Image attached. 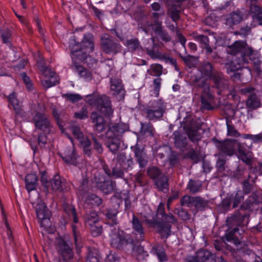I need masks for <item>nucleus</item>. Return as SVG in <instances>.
I'll list each match as a JSON object with an SVG mask.
<instances>
[{"label": "nucleus", "mask_w": 262, "mask_h": 262, "mask_svg": "<svg viewBox=\"0 0 262 262\" xmlns=\"http://www.w3.org/2000/svg\"><path fill=\"white\" fill-rule=\"evenodd\" d=\"M242 19L243 14L241 11H233L226 16L225 24L229 28L233 29V26L240 23Z\"/></svg>", "instance_id": "21"}, {"label": "nucleus", "mask_w": 262, "mask_h": 262, "mask_svg": "<svg viewBox=\"0 0 262 262\" xmlns=\"http://www.w3.org/2000/svg\"><path fill=\"white\" fill-rule=\"evenodd\" d=\"M85 223L86 226H92L98 223L99 218L97 212L94 210L86 213L84 216Z\"/></svg>", "instance_id": "33"}, {"label": "nucleus", "mask_w": 262, "mask_h": 262, "mask_svg": "<svg viewBox=\"0 0 262 262\" xmlns=\"http://www.w3.org/2000/svg\"><path fill=\"white\" fill-rule=\"evenodd\" d=\"M118 211L116 209H108L105 213V215L108 219L107 223L112 226L118 224L117 219V214Z\"/></svg>", "instance_id": "35"}, {"label": "nucleus", "mask_w": 262, "mask_h": 262, "mask_svg": "<svg viewBox=\"0 0 262 262\" xmlns=\"http://www.w3.org/2000/svg\"><path fill=\"white\" fill-rule=\"evenodd\" d=\"M56 249L62 258L60 262H69L73 258L72 248L63 239L57 240Z\"/></svg>", "instance_id": "11"}, {"label": "nucleus", "mask_w": 262, "mask_h": 262, "mask_svg": "<svg viewBox=\"0 0 262 262\" xmlns=\"http://www.w3.org/2000/svg\"><path fill=\"white\" fill-rule=\"evenodd\" d=\"M191 82L193 86L203 89L204 90V93H206V95L208 98H210L211 97V95L208 92L209 89V86L207 84L205 79L203 77L194 76L191 78Z\"/></svg>", "instance_id": "26"}, {"label": "nucleus", "mask_w": 262, "mask_h": 262, "mask_svg": "<svg viewBox=\"0 0 262 262\" xmlns=\"http://www.w3.org/2000/svg\"><path fill=\"white\" fill-rule=\"evenodd\" d=\"M128 126L125 123L110 125L105 133L106 138H116L121 139L122 134L128 130Z\"/></svg>", "instance_id": "15"}, {"label": "nucleus", "mask_w": 262, "mask_h": 262, "mask_svg": "<svg viewBox=\"0 0 262 262\" xmlns=\"http://www.w3.org/2000/svg\"><path fill=\"white\" fill-rule=\"evenodd\" d=\"M132 224L133 228L136 232V234L137 235H139V237H137V240L139 241H143L144 237V231L143 227L139 219L134 215L133 216Z\"/></svg>", "instance_id": "24"}, {"label": "nucleus", "mask_w": 262, "mask_h": 262, "mask_svg": "<svg viewBox=\"0 0 262 262\" xmlns=\"http://www.w3.org/2000/svg\"><path fill=\"white\" fill-rule=\"evenodd\" d=\"M193 37L194 40L199 41L203 47H205L209 43V40L207 36L203 35H198L195 33H193Z\"/></svg>", "instance_id": "53"}, {"label": "nucleus", "mask_w": 262, "mask_h": 262, "mask_svg": "<svg viewBox=\"0 0 262 262\" xmlns=\"http://www.w3.org/2000/svg\"><path fill=\"white\" fill-rule=\"evenodd\" d=\"M243 200V192L241 190L237 191L233 198V207L235 208L238 206Z\"/></svg>", "instance_id": "57"}, {"label": "nucleus", "mask_w": 262, "mask_h": 262, "mask_svg": "<svg viewBox=\"0 0 262 262\" xmlns=\"http://www.w3.org/2000/svg\"><path fill=\"white\" fill-rule=\"evenodd\" d=\"M246 105L247 108L252 111L260 107L261 102L257 95L255 93H252L248 96Z\"/></svg>", "instance_id": "25"}, {"label": "nucleus", "mask_w": 262, "mask_h": 262, "mask_svg": "<svg viewBox=\"0 0 262 262\" xmlns=\"http://www.w3.org/2000/svg\"><path fill=\"white\" fill-rule=\"evenodd\" d=\"M163 67L158 63L152 64L150 66V71H148V73L152 76L159 77L162 75Z\"/></svg>", "instance_id": "47"}, {"label": "nucleus", "mask_w": 262, "mask_h": 262, "mask_svg": "<svg viewBox=\"0 0 262 262\" xmlns=\"http://www.w3.org/2000/svg\"><path fill=\"white\" fill-rule=\"evenodd\" d=\"M181 126L191 142L198 143L201 139V135L198 132L201 128V124L193 119L191 116L185 118Z\"/></svg>", "instance_id": "5"}, {"label": "nucleus", "mask_w": 262, "mask_h": 262, "mask_svg": "<svg viewBox=\"0 0 262 262\" xmlns=\"http://www.w3.org/2000/svg\"><path fill=\"white\" fill-rule=\"evenodd\" d=\"M174 212L183 220H188L190 218V215L183 209H176Z\"/></svg>", "instance_id": "61"}, {"label": "nucleus", "mask_w": 262, "mask_h": 262, "mask_svg": "<svg viewBox=\"0 0 262 262\" xmlns=\"http://www.w3.org/2000/svg\"><path fill=\"white\" fill-rule=\"evenodd\" d=\"M227 126V135L234 137H237L240 136L239 132L234 128V127L230 124V121L227 120L226 121Z\"/></svg>", "instance_id": "54"}, {"label": "nucleus", "mask_w": 262, "mask_h": 262, "mask_svg": "<svg viewBox=\"0 0 262 262\" xmlns=\"http://www.w3.org/2000/svg\"><path fill=\"white\" fill-rule=\"evenodd\" d=\"M85 262H99V257L96 250L89 251Z\"/></svg>", "instance_id": "56"}, {"label": "nucleus", "mask_w": 262, "mask_h": 262, "mask_svg": "<svg viewBox=\"0 0 262 262\" xmlns=\"http://www.w3.org/2000/svg\"><path fill=\"white\" fill-rule=\"evenodd\" d=\"M147 173L148 177L154 181L162 175L164 174L162 173L160 169L156 166L149 167L147 169Z\"/></svg>", "instance_id": "40"}, {"label": "nucleus", "mask_w": 262, "mask_h": 262, "mask_svg": "<svg viewBox=\"0 0 262 262\" xmlns=\"http://www.w3.org/2000/svg\"><path fill=\"white\" fill-rule=\"evenodd\" d=\"M244 138L249 139L252 140L254 143L262 142V133L255 135L246 134L244 135Z\"/></svg>", "instance_id": "60"}, {"label": "nucleus", "mask_w": 262, "mask_h": 262, "mask_svg": "<svg viewBox=\"0 0 262 262\" xmlns=\"http://www.w3.org/2000/svg\"><path fill=\"white\" fill-rule=\"evenodd\" d=\"M41 82L42 85L46 89L49 88L59 83V78L56 74L53 71L43 75Z\"/></svg>", "instance_id": "23"}, {"label": "nucleus", "mask_w": 262, "mask_h": 262, "mask_svg": "<svg viewBox=\"0 0 262 262\" xmlns=\"http://www.w3.org/2000/svg\"><path fill=\"white\" fill-rule=\"evenodd\" d=\"M174 144L177 147L183 150L187 144V139L186 136L178 131L173 133Z\"/></svg>", "instance_id": "28"}, {"label": "nucleus", "mask_w": 262, "mask_h": 262, "mask_svg": "<svg viewBox=\"0 0 262 262\" xmlns=\"http://www.w3.org/2000/svg\"><path fill=\"white\" fill-rule=\"evenodd\" d=\"M257 179V176L254 173H250L248 175V179L245 180L243 182V190L245 193L247 194L251 192L252 189V185L250 182L254 183Z\"/></svg>", "instance_id": "34"}, {"label": "nucleus", "mask_w": 262, "mask_h": 262, "mask_svg": "<svg viewBox=\"0 0 262 262\" xmlns=\"http://www.w3.org/2000/svg\"><path fill=\"white\" fill-rule=\"evenodd\" d=\"M183 11L180 4H169L167 10V15L173 22L177 23L181 19V14Z\"/></svg>", "instance_id": "20"}, {"label": "nucleus", "mask_w": 262, "mask_h": 262, "mask_svg": "<svg viewBox=\"0 0 262 262\" xmlns=\"http://www.w3.org/2000/svg\"><path fill=\"white\" fill-rule=\"evenodd\" d=\"M85 202L86 204H91L93 206H98L101 204L102 201L101 198L95 194H91L88 196Z\"/></svg>", "instance_id": "45"}, {"label": "nucleus", "mask_w": 262, "mask_h": 262, "mask_svg": "<svg viewBox=\"0 0 262 262\" xmlns=\"http://www.w3.org/2000/svg\"><path fill=\"white\" fill-rule=\"evenodd\" d=\"M157 216L163 223H159L157 219H153L151 220L146 219L145 222L150 226H158V231L163 237L167 238L169 235L171 229V225L169 224L176 223L177 220L171 213L166 214L165 212V205L160 203L157 210Z\"/></svg>", "instance_id": "2"}, {"label": "nucleus", "mask_w": 262, "mask_h": 262, "mask_svg": "<svg viewBox=\"0 0 262 262\" xmlns=\"http://www.w3.org/2000/svg\"><path fill=\"white\" fill-rule=\"evenodd\" d=\"M213 141L217 149L228 156H231L235 153V140L226 139L224 141H219L215 138Z\"/></svg>", "instance_id": "13"}, {"label": "nucleus", "mask_w": 262, "mask_h": 262, "mask_svg": "<svg viewBox=\"0 0 262 262\" xmlns=\"http://www.w3.org/2000/svg\"><path fill=\"white\" fill-rule=\"evenodd\" d=\"M37 65L43 75H47V74H50V72H53L50 68L46 66L43 62L37 61Z\"/></svg>", "instance_id": "59"}, {"label": "nucleus", "mask_w": 262, "mask_h": 262, "mask_svg": "<svg viewBox=\"0 0 262 262\" xmlns=\"http://www.w3.org/2000/svg\"><path fill=\"white\" fill-rule=\"evenodd\" d=\"M111 91L114 96H119L122 98L124 96L125 91L121 80L119 79H111L110 81Z\"/></svg>", "instance_id": "22"}, {"label": "nucleus", "mask_w": 262, "mask_h": 262, "mask_svg": "<svg viewBox=\"0 0 262 262\" xmlns=\"http://www.w3.org/2000/svg\"><path fill=\"white\" fill-rule=\"evenodd\" d=\"M258 0H246V3L249 6L250 12L254 15L258 13L259 15H261L259 13L262 9L259 5L257 4Z\"/></svg>", "instance_id": "41"}, {"label": "nucleus", "mask_w": 262, "mask_h": 262, "mask_svg": "<svg viewBox=\"0 0 262 262\" xmlns=\"http://www.w3.org/2000/svg\"><path fill=\"white\" fill-rule=\"evenodd\" d=\"M104 193H109L114 189V186L111 181L107 180L102 185L98 187Z\"/></svg>", "instance_id": "55"}, {"label": "nucleus", "mask_w": 262, "mask_h": 262, "mask_svg": "<svg viewBox=\"0 0 262 262\" xmlns=\"http://www.w3.org/2000/svg\"><path fill=\"white\" fill-rule=\"evenodd\" d=\"M4 97H6L8 98V102L12 105L13 108L16 112H18L20 110V103L18 100L17 99L16 93L13 92L8 96L4 95Z\"/></svg>", "instance_id": "37"}, {"label": "nucleus", "mask_w": 262, "mask_h": 262, "mask_svg": "<svg viewBox=\"0 0 262 262\" xmlns=\"http://www.w3.org/2000/svg\"><path fill=\"white\" fill-rule=\"evenodd\" d=\"M59 155L67 164L76 165L77 163L78 156L73 146L66 148L62 153L59 154Z\"/></svg>", "instance_id": "18"}, {"label": "nucleus", "mask_w": 262, "mask_h": 262, "mask_svg": "<svg viewBox=\"0 0 262 262\" xmlns=\"http://www.w3.org/2000/svg\"><path fill=\"white\" fill-rule=\"evenodd\" d=\"M63 96L66 98L67 100L74 103L80 100L81 97L78 94H64Z\"/></svg>", "instance_id": "63"}, {"label": "nucleus", "mask_w": 262, "mask_h": 262, "mask_svg": "<svg viewBox=\"0 0 262 262\" xmlns=\"http://www.w3.org/2000/svg\"><path fill=\"white\" fill-rule=\"evenodd\" d=\"M142 111L145 113L146 118L149 120H157L163 116L165 107L161 101H155L144 106Z\"/></svg>", "instance_id": "8"}, {"label": "nucleus", "mask_w": 262, "mask_h": 262, "mask_svg": "<svg viewBox=\"0 0 262 262\" xmlns=\"http://www.w3.org/2000/svg\"><path fill=\"white\" fill-rule=\"evenodd\" d=\"M33 122L36 129L42 130L45 134H49L51 131L52 126L45 114L36 113L33 118Z\"/></svg>", "instance_id": "10"}, {"label": "nucleus", "mask_w": 262, "mask_h": 262, "mask_svg": "<svg viewBox=\"0 0 262 262\" xmlns=\"http://www.w3.org/2000/svg\"><path fill=\"white\" fill-rule=\"evenodd\" d=\"M208 206V201L200 196H195L194 206L199 210H204Z\"/></svg>", "instance_id": "43"}, {"label": "nucleus", "mask_w": 262, "mask_h": 262, "mask_svg": "<svg viewBox=\"0 0 262 262\" xmlns=\"http://www.w3.org/2000/svg\"><path fill=\"white\" fill-rule=\"evenodd\" d=\"M200 71L202 74L206 76H209L210 78L214 72H217L213 69V67L211 63L206 62L204 63L200 67Z\"/></svg>", "instance_id": "39"}, {"label": "nucleus", "mask_w": 262, "mask_h": 262, "mask_svg": "<svg viewBox=\"0 0 262 262\" xmlns=\"http://www.w3.org/2000/svg\"><path fill=\"white\" fill-rule=\"evenodd\" d=\"M38 178L36 174L30 173L27 175L25 179L26 188L30 192L36 189L37 186Z\"/></svg>", "instance_id": "29"}, {"label": "nucleus", "mask_w": 262, "mask_h": 262, "mask_svg": "<svg viewBox=\"0 0 262 262\" xmlns=\"http://www.w3.org/2000/svg\"><path fill=\"white\" fill-rule=\"evenodd\" d=\"M71 130L73 135L78 140H81L83 137V134L79 126H72L71 127Z\"/></svg>", "instance_id": "62"}, {"label": "nucleus", "mask_w": 262, "mask_h": 262, "mask_svg": "<svg viewBox=\"0 0 262 262\" xmlns=\"http://www.w3.org/2000/svg\"><path fill=\"white\" fill-rule=\"evenodd\" d=\"M215 256L207 250H200L195 256L190 257L187 262H216Z\"/></svg>", "instance_id": "17"}, {"label": "nucleus", "mask_w": 262, "mask_h": 262, "mask_svg": "<svg viewBox=\"0 0 262 262\" xmlns=\"http://www.w3.org/2000/svg\"><path fill=\"white\" fill-rule=\"evenodd\" d=\"M85 101L90 105L96 107L100 112L108 117L113 115V110L109 98L107 96L88 95L85 98Z\"/></svg>", "instance_id": "4"}, {"label": "nucleus", "mask_w": 262, "mask_h": 262, "mask_svg": "<svg viewBox=\"0 0 262 262\" xmlns=\"http://www.w3.org/2000/svg\"><path fill=\"white\" fill-rule=\"evenodd\" d=\"M201 184L192 180L189 181L187 185L188 189L193 193L199 192L201 190Z\"/></svg>", "instance_id": "50"}, {"label": "nucleus", "mask_w": 262, "mask_h": 262, "mask_svg": "<svg viewBox=\"0 0 262 262\" xmlns=\"http://www.w3.org/2000/svg\"><path fill=\"white\" fill-rule=\"evenodd\" d=\"M248 218L247 214L244 209V205H242L240 207V210L227 219V223L229 226H242L247 224Z\"/></svg>", "instance_id": "14"}, {"label": "nucleus", "mask_w": 262, "mask_h": 262, "mask_svg": "<svg viewBox=\"0 0 262 262\" xmlns=\"http://www.w3.org/2000/svg\"><path fill=\"white\" fill-rule=\"evenodd\" d=\"M108 141L106 143V146L113 154H116L120 146L121 139L116 138H107Z\"/></svg>", "instance_id": "31"}, {"label": "nucleus", "mask_w": 262, "mask_h": 262, "mask_svg": "<svg viewBox=\"0 0 262 262\" xmlns=\"http://www.w3.org/2000/svg\"><path fill=\"white\" fill-rule=\"evenodd\" d=\"M92 140L93 142V148L98 155H101L103 151V148L101 143L93 134L91 135Z\"/></svg>", "instance_id": "51"}, {"label": "nucleus", "mask_w": 262, "mask_h": 262, "mask_svg": "<svg viewBox=\"0 0 262 262\" xmlns=\"http://www.w3.org/2000/svg\"><path fill=\"white\" fill-rule=\"evenodd\" d=\"M134 240L130 235L123 230L115 229L111 235V245L118 250L125 249L129 244H133Z\"/></svg>", "instance_id": "7"}, {"label": "nucleus", "mask_w": 262, "mask_h": 262, "mask_svg": "<svg viewBox=\"0 0 262 262\" xmlns=\"http://www.w3.org/2000/svg\"><path fill=\"white\" fill-rule=\"evenodd\" d=\"M195 196H190L187 195H184L180 200L182 206L191 207L194 206Z\"/></svg>", "instance_id": "49"}, {"label": "nucleus", "mask_w": 262, "mask_h": 262, "mask_svg": "<svg viewBox=\"0 0 262 262\" xmlns=\"http://www.w3.org/2000/svg\"><path fill=\"white\" fill-rule=\"evenodd\" d=\"M66 181L62 179L59 175H55L51 181V185L52 189L63 191L66 189Z\"/></svg>", "instance_id": "27"}, {"label": "nucleus", "mask_w": 262, "mask_h": 262, "mask_svg": "<svg viewBox=\"0 0 262 262\" xmlns=\"http://www.w3.org/2000/svg\"><path fill=\"white\" fill-rule=\"evenodd\" d=\"M100 48L103 52L113 56L120 53L122 50V46L119 41L107 34L101 35Z\"/></svg>", "instance_id": "6"}, {"label": "nucleus", "mask_w": 262, "mask_h": 262, "mask_svg": "<svg viewBox=\"0 0 262 262\" xmlns=\"http://www.w3.org/2000/svg\"><path fill=\"white\" fill-rule=\"evenodd\" d=\"M35 209L40 226L45 228L49 227L50 225L51 213L47 208L46 204L40 201L36 205Z\"/></svg>", "instance_id": "9"}, {"label": "nucleus", "mask_w": 262, "mask_h": 262, "mask_svg": "<svg viewBox=\"0 0 262 262\" xmlns=\"http://www.w3.org/2000/svg\"><path fill=\"white\" fill-rule=\"evenodd\" d=\"M210 79L213 81V87L218 90V94H221L222 92L228 89V81L223 73L218 71L214 72Z\"/></svg>", "instance_id": "16"}, {"label": "nucleus", "mask_w": 262, "mask_h": 262, "mask_svg": "<svg viewBox=\"0 0 262 262\" xmlns=\"http://www.w3.org/2000/svg\"><path fill=\"white\" fill-rule=\"evenodd\" d=\"M204 94L201 96V103L202 108L205 110H212L213 109V107L208 102V101L205 98L204 96Z\"/></svg>", "instance_id": "64"}, {"label": "nucleus", "mask_w": 262, "mask_h": 262, "mask_svg": "<svg viewBox=\"0 0 262 262\" xmlns=\"http://www.w3.org/2000/svg\"><path fill=\"white\" fill-rule=\"evenodd\" d=\"M155 184L159 191L166 192L168 190V179L164 174L155 181Z\"/></svg>", "instance_id": "30"}, {"label": "nucleus", "mask_w": 262, "mask_h": 262, "mask_svg": "<svg viewBox=\"0 0 262 262\" xmlns=\"http://www.w3.org/2000/svg\"><path fill=\"white\" fill-rule=\"evenodd\" d=\"M124 170L121 163H116L112 168V177L116 179L123 178L124 176Z\"/></svg>", "instance_id": "38"}, {"label": "nucleus", "mask_w": 262, "mask_h": 262, "mask_svg": "<svg viewBox=\"0 0 262 262\" xmlns=\"http://www.w3.org/2000/svg\"><path fill=\"white\" fill-rule=\"evenodd\" d=\"M70 47L71 53L76 56L79 60L84 61L88 58L87 54L94 50L93 37L90 34L85 35L80 44L75 43L73 46H71Z\"/></svg>", "instance_id": "3"}, {"label": "nucleus", "mask_w": 262, "mask_h": 262, "mask_svg": "<svg viewBox=\"0 0 262 262\" xmlns=\"http://www.w3.org/2000/svg\"><path fill=\"white\" fill-rule=\"evenodd\" d=\"M76 118L79 119H84L88 118V111L85 106L82 107L81 110L74 114Z\"/></svg>", "instance_id": "58"}, {"label": "nucleus", "mask_w": 262, "mask_h": 262, "mask_svg": "<svg viewBox=\"0 0 262 262\" xmlns=\"http://www.w3.org/2000/svg\"><path fill=\"white\" fill-rule=\"evenodd\" d=\"M158 45L155 43L154 39H152V44L150 47H146L145 48L146 54L152 59L159 57L160 52L157 48Z\"/></svg>", "instance_id": "32"}, {"label": "nucleus", "mask_w": 262, "mask_h": 262, "mask_svg": "<svg viewBox=\"0 0 262 262\" xmlns=\"http://www.w3.org/2000/svg\"><path fill=\"white\" fill-rule=\"evenodd\" d=\"M134 152L136 160L141 168L145 167L147 164L148 158L143 148L140 147L137 144L132 147Z\"/></svg>", "instance_id": "19"}, {"label": "nucleus", "mask_w": 262, "mask_h": 262, "mask_svg": "<svg viewBox=\"0 0 262 262\" xmlns=\"http://www.w3.org/2000/svg\"><path fill=\"white\" fill-rule=\"evenodd\" d=\"M141 132L144 134L148 133L150 136L154 135V128L150 122L141 123Z\"/></svg>", "instance_id": "52"}, {"label": "nucleus", "mask_w": 262, "mask_h": 262, "mask_svg": "<svg viewBox=\"0 0 262 262\" xmlns=\"http://www.w3.org/2000/svg\"><path fill=\"white\" fill-rule=\"evenodd\" d=\"M64 211L73 220V223L76 224L78 222L75 208L72 205H68L64 208Z\"/></svg>", "instance_id": "46"}, {"label": "nucleus", "mask_w": 262, "mask_h": 262, "mask_svg": "<svg viewBox=\"0 0 262 262\" xmlns=\"http://www.w3.org/2000/svg\"><path fill=\"white\" fill-rule=\"evenodd\" d=\"M74 67L79 75L83 78L89 79L91 78L92 76L91 73L83 68L82 66L78 65L76 63L74 64Z\"/></svg>", "instance_id": "48"}, {"label": "nucleus", "mask_w": 262, "mask_h": 262, "mask_svg": "<svg viewBox=\"0 0 262 262\" xmlns=\"http://www.w3.org/2000/svg\"><path fill=\"white\" fill-rule=\"evenodd\" d=\"M90 119L93 124V129L97 133L103 132L107 128H108L110 124L98 113L93 112L91 114Z\"/></svg>", "instance_id": "12"}, {"label": "nucleus", "mask_w": 262, "mask_h": 262, "mask_svg": "<svg viewBox=\"0 0 262 262\" xmlns=\"http://www.w3.org/2000/svg\"><path fill=\"white\" fill-rule=\"evenodd\" d=\"M225 163V157H224L222 155L219 154L216 161V167L217 171L223 174H225L224 172L226 170Z\"/></svg>", "instance_id": "42"}, {"label": "nucleus", "mask_w": 262, "mask_h": 262, "mask_svg": "<svg viewBox=\"0 0 262 262\" xmlns=\"http://www.w3.org/2000/svg\"><path fill=\"white\" fill-rule=\"evenodd\" d=\"M228 53L234 55L241 53V58L236 60L237 66L231 69L232 71L237 70L245 64H248V59L253 62L257 71L260 70V65L261 63L259 59L260 54L252 47L249 46L246 41H235L232 45L228 47Z\"/></svg>", "instance_id": "1"}, {"label": "nucleus", "mask_w": 262, "mask_h": 262, "mask_svg": "<svg viewBox=\"0 0 262 262\" xmlns=\"http://www.w3.org/2000/svg\"><path fill=\"white\" fill-rule=\"evenodd\" d=\"M126 46L128 50L132 52L139 50L142 48L138 39L136 37L127 39L126 40Z\"/></svg>", "instance_id": "36"}, {"label": "nucleus", "mask_w": 262, "mask_h": 262, "mask_svg": "<svg viewBox=\"0 0 262 262\" xmlns=\"http://www.w3.org/2000/svg\"><path fill=\"white\" fill-rule=\"evenodd\" d=\"M160 261H166L167 259L164 249L161 246L158 245L152 248Z\"/></svg>", "instance_id": "44"}]
</instances>
